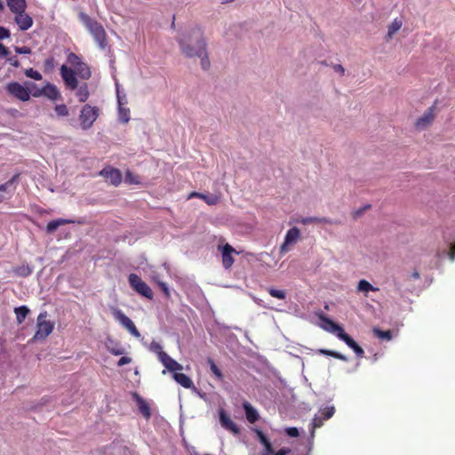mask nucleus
Segmentation results:
<instances>
[{
	"label": "nucleus",
	"mask_w": 455,
	"mask_h": 455,
	"mask_svg": "<svg viewBox=\"0 0 455 455\" xmlns=\"http://www.w3.org/2000/svg\"><path fill=\"white\" fill-rule=\"evenodd\" d=\"M181 52L188 58L198 57L203 69L210 68L207 44L202 29L190 28L180 34L178 39Z\"/></svg>",
	"instance_id": "nucleus-1"
},
{
	"label": "nucleus",
	"mask_w": 455,
	"mask_h": 455,
	"mask_svg": "<svg viewBox=\"0 0 455 455\" xmlns=\"http://www.w3.org/2000/svg\"><path fill=\"white\" fill-rule=\"evenodd\" d=\"M79 18L83 24L89 30L90 34L92 36L98 46L101 50H105L108 46L107 34L102 25L84 12L79 14Z\"/></svg>",
	"instance_id": "nucleus-2"
},
{
	"label": "nucleus",
	"mask_w": 455,
	"mask_h": 455,
	"mask_svg": "<svg viewBox=\"0 0 455 455\" xmlns=\"http://www.w3.org/2000/svg\"><path fill=\"white\" fill-rule=\"evenodd\" d=\"M46 317V311L41 312L38 315L36 319L37 331L34 335V339H44L52 332L54 324L51 321H47Z\"/></svg>",
	"instance_id": "nucleus-3"
},
{
	"label": "nucleus",
	"mask_w": 455,
	"mask_h": 455,
	"mask_svg": "<svg viewBox=\"0 0 455 455\" xmlns=\"http://www.w3.org/2000/svg\"><path fill=\"white\" fill-rule=\"evenodd\" d=\"M129 283L131 287L139 294L144 296L147 299H153V292L151 288L136 274H130Z\"/></svg>",
	"instance_id": "nucleus-4"
},
{
	"label": "nucleus",
	"mask_w": 455,
	"mask_h": 455,
	"mask_svg": "<svg viewBox=\"0 0 455 455\" xmlns=\"http://www.w3.org/2000/svg\"><path fill=\"white\" fill-rule=\"evenodd\" d=\"M99 116V108L96 107H92L90 105H85L80 114V121L81 126L84 130H88L96 121Z\"/></svg>",
	"instance_id": "nucleus-5"
},
{
	"label": "nucleus",
	"mask_w": 455,
	"mask_h": 455,
	"mask_svg": "<svg viewBox=\"0 0 455 455\" xmlns=\"http://www.w3.org/2000/svg\"><path fill=\"white\" fill-rule=\"evenodd\" d=\"M113 315L116 321L120 323L127 331L134 337H140V331L137 330L133 322L118 308L113 309Z\"/></svg>",
	"instance_id": "nucleus-6"
},
{
	"label": "nucleus",
	"mask_w": 455,
	"mask_h": 455,
	"mask_svg": "<svg viewBox=\"0 0 455 455\" xmlns=\"http://www.w3.org/2000/svg\"><path fill=\"white\" fill-rule=\"evenodd\" d=\"M5 88L9 94L21 101H28L30 99L29 90L18 82L9 83Z\"/></svg>",
	"instance_id": "nucleus-7"
},
{
	"label": "nucleus",
	"mask_w": 455,
	"mask_h": 455,
	"mask_svg": "<svg viewBox=\"0 0 455 455\" xmlns=\"http://www.w3.org/2000/svg\"><path fill=\"white\" fill-rule=\"evenodd\" d=\"M60 73L68 89L74 91L77 88L78 81L74 69L64 64L60 67Z\"/></svg>",
	"instance_id": "nucleus-8"
},
{
	"label": "nucleus",
	"mask_w": 455,
	"mask_h": 455,
	"mask_svg": "<svg viewBox=\"0 0 455 455\" xmlns=\"http://www.w3.org/2000/svg\"><path fill=\"white\" fill-rule=\"evenodd\" d=\"M13 14L14 21L20 30L26 31L33 26V19L28 13L26 12V10L18 11L13 12Z\"/></svg>",
	"instance_id": "nucleus-9"
},
{
	"label": "nucleus",
	"mask_w": 455,
	"mask_h": 455,
	"mask_svg": "<svg viewBox=\"0 0 455 455\" xmlns=\"http://www.w3.org/2000/svg\"><path fill=\"white\" fill-rule=\"evenodd\" d=\"M300 236V231L298 228L293 227L290 228L284 236V241L280 247V252L282 254L286 253L289 251V246L297 243Z\"/></svg>",
	"instance_id": "nucleus-10"
},
{
	"label": "nucleus",
	"mask_w": 455,
	"mask_h": 455,
	"mask_svg": "<svg viewBox=\"0 0 455 455\" xmlns=\"http://www.w3.org/2000/svg\"><path fill=\"white\" fill-rule=\"evenodd\" d=\"M99 174L104 177L110 184L114 186H118L122 181L121 172L118 169L113 167H106L102 169Z\"/></svg>",
	"instance_id": "nucleus-11"
},
{
	"label": "nucleus",
	"mask_w": 455,
	"mask_h": 455,
	"mask_svg": "<svg viewBox=\"0 0 455 455\" xmlns=\"http://www.w3.org/2000/svg\"><path fill=\"white\" fill-rule=\"evenodd\" d=\"M320 327L328 332H331L338 337V333L342 332L344 330L341 326L335 323L331 319L326 317L323 314L319 315Z\"/></svg>",
	"instance_id": "nucleus-12"
},
{
	"label": "nucleus",
	"mask_w": 455,
	"mask_h": 455,
	"mask_svg": "<svg viewBox=\"0 0 455 455\" xmlns=\"http://www.w3.org/2000/svg\"><path fill=\"white\" fill-rule=\"evenodd\" d=\"M40 95H44L52 100H56L60 98V92L57 86L50 83H47L39 92L34 93L36 97Z\"/></svg>",
	"instance_id": "nucleus-13"
},
{
	"label": "nucleus",
	"mask_w": 455,
	"mask_h": 455,
	"mask_svg": "<svg viewBox=\"0 0 455 455\" xmlns=\"http://www.w3.org/2000/svg\"><path fill=\"white\" fill-rule=\"evenodd\" d=\"M338 338L344 341L347 347H349L358 357H363L364 355L363 349L344 331L338 333Z\"/></svg>",
	"instance_id": "nucleus-14"
},
{
	"label": "nucleus",
	"mask_w": 455,
	"mask_h": 455,
	"mask_svg": "<svg viewBox=\"0 0 455 455\" xmlns=\"http://www.w3.org/2000/svg\"><path fill=\"white\" fill-rule=\"evenodd\" d=\"M434 106L429 108L415 123L417 129L423 130L428 126L434 120Z\"/></svg>",
	"instance_id": "nucleus-15"
},
{
	"label": "nucleus",
	"mask_w": 455,
	"mask_h": 455,
	"mask_svg": "<svg viewBox=\"0 0 455 455\" xmlns=\"http://www.w3.org/2000/svg\"><path fill=\"white\" fill-rule=\"evenodd\" d=\"M220 422L223 428L234 433H239V427L236 424L229 418L228 415L223 410L220 411Z\"/></svg>",
	"instance_id": "nucleus-16"
},
{
	"label": "nucleus",
	"mask_w": 455,
	"mask_h": 455,
	"mask_svg": "<svg viewBox=\"0 0 455 455\" xmlns=\"http://www.w3.org/2000/svg\"><path fill=\"white\" fill-rule=\"evenodd\" d=\"M403 25V20L401 17H397L387 26V32L386 35V41H390L394 36L401 29Z\"/></svg>",
	"instance_id": "nucleus-17"
},
{
	"label": "nucleus",
	"mask_w": 455,
	"mask_h": 455,
	"mask_svg": "<svg viewBox=\"0 0 455 455\" xmlns=\"http://www.w3.org/2000/svg\"><path fill=\"white\" fill-rule=\"evenodd\" d=\"M161 363L171 372H178L183 369L182 365L172 359L169 355H163Z\"/></svg>",
	"instance_id": "nucleus-18"
},
{
	"label": "nucleus",
	"mask_w": 455,
	"mask_h": 455,
	"mask_svg": "<svg viewBox=\"0 0 455 455\" xmlns=\"http://www.w3.org/2000/svg\"><path fill=\"white\" fill-rule=\"evenodd\" d=\"M235 252L234 248L228 243L222 247V263L226 269H228L234 263L232 253Z\"/></svg>",
	"instance_id": "nucleus-19"
},
{
	"label": "nucleus",
	"mask_w": 455,
	"mask_h": 455,
	"mask_svg": "<svg viewBox=\"0 0 455 455\" xmlns=\"http://www.w3.org/2000/svg\"><path fill=\"white\" fill-rule=\"evenodd\" d=\"M193 197H199V198L203 199L208 205H215L220 201V196L217 195H212V194H203V193H198V192H192L188 196V198L190 199Z\"/></svg>",
	"instance_id": "nucleus-20"
},
{
	"label": "nucleus",
	"mask_w": 455,
	"mask_h": 455,
	"mask_svg": "<svg viewBox=\"0 0 455 455\" xmlns=\"http://www.w3.org/2000/svg\"><path fill=\"white\" fill-rule=\"evenodd\" d=\"M74 71L80 78L84 80H87L92 76L90 67L83 61L74 68Z\"/></svg>",
	"instance_id": "nucleus-21"
},
{
	"label": "nucleus",
	"mask_w": 455,
	"mask_h": 455,
	"mask_svg": "<svg viewBox=\"0 0 455 455\" xmlns=\"http://www.w3.org/2000/svg\"><path fill=\"white\" fill-rule=\"evenodd\" d=\"M173 379L176 380V382H178L181 387L185 388L194 387L192 379L184 373L175 372L173 374Z\"/></svg>",
	"instance_id": "nucleus-22"
},
{
	"label": "nucleus",
	"mask_w": 455,
	"mask_h": 455,
	"mask_svg": "<svg viewBox=\"0 0 455 455\" xmlns=\"http://www.w3.org/2000/svg\"><path fill=\"white\" fill-rule=\"evenodd\" d=\"M69 223H75V220H68V219H57L53 220L50 222H48L46 226V231L48 233H53L59 227L69 224Z\"/></svg>",
	"instance_id": "nucleus-23"
},
{
	"label": "nucleus",
	"mask_w": 455,
	"mask_h": 455,
	"mask_svg": "<svg viewBox=\"0 0 455 455\" xmlns=\"http://www.w3.org/2000/svg\"><path fill=\"white\" fill-rule=\"evenodd\" d=\"M6 4L12 13L27 9L26 0H6Z\"/></svg>",
	"instance_id": "nucleus-24"
},
{
	"label": "nucleus",
	"mask_w": 455,
	"mask_h": 455,
	"mask_svg": "<svg viewBox=\"0 0 455 455\" xmlns=\"http://www.w3.org/2000/svg\"><path fill=\"white\" fill-rule=\"evenodd\" d=\"M245 415L249 422L254 423L259 419V413L249 403H243Z\"/></svg>",
	"instance_id": "nucleus-25"
},
{
	"label": "nucleus",
	"mask_w": 455,
	"mask_h": 455,
	"mask_svg": "<svg viewBox=\"0 0 455 455\" xmlns=\"http://www.w3.org/2000/svg\"><path fill=\"white\" fill-rule=\"evenodd\" d=\"M13 273L21 277H27L33 272V267L28 264H22L13 268Z\"/></svg>",
	"instance_id": "nucleus-26"
},
{
	"label": "nucleus",
	"mask_w": 455,
	"mask_h": 455,
	"mask_svg": "<svg viewBox=\"0 0 455 455\" xmlns=\"http://www.w3.org/2000/svg\"><path fill=\"white\" fill-rule=\"evenodd\" d=\"M76 95L80 102H85L90 95L87 84H77Z\"/></svg>",
	"instance_id": "nucleus-27"
},
{
	"label": "nucleus",
	"mask_w": 455,
	"mask_h": 455,
	"mask_svg": "<svg viewBox=\"0 0 455 455\" xmlns=\"http://www.w3.org/2000/svg\"><path fill=\"white\" fill-rule=\"evenodd\" d=\"M357 291L363 293H368L370 291H379V288L374 287L368 281L362 279L358 283Z\"/></svg>",
	"instance_id": "nucleus-28"
},
{
	"label": "nucleus",
	"mask_w": 455,
	"mask_h": 455,
	"mask_svg": "<svg viewBox=\"0 0 455 455\" xmlns=\"http://www.w3.org/2000/svg\"><path fill=\"white\" fill-rule=\"evenodd\" d=\"M137 403L139 405L140 412L146 419H149L151 417V411H150V408L148 405V403L140 396H137Z\"/></svg>",
	"instance_id": "nucleus-29"
},
{
	"label": "nucleus",
	"mask_w": 455,
	"mask_h": 455,
	"mask_svg": "<svg viewBox=\"0 0 455 455\" xmlns=\"http://www.w3.org/2000/svg\"><path fill=\"white\" fill-rule=\"evenodd\" d=\"M14 312L16 315L17 322L19 323H21L27 317L28 314L29 313V309L27 306H20L15 307Z\"/></svg>",
	"instance_id": "nucleus-30"
},
{
	"label": "nucleus",
	"mask_w": 455,
	"mask_h": 455,
	"mask_svg": "<svg viewBox=\"0 0 455 455\" xmlns=\"http://www.w3.org/2000/svg\"><path fill=\"white\" fill-rule=\"evenodd\" d=\"M149 350L157 355L159 361H162L163 355H168L163 350V347L156 341H152L149 345Z\"/></svg>",
	"instance_id": "nucleus-31"
},
{
	"label": "nucleus",
	"mask_w": 455,
	"mask_h": 455,
	"mask_svg": "<svg viewBox=\"0 0 455 455\" xmlns=\"http://www.w3.org/2000/svg\"><path fill=\"white\" fill-rule=\"evenodd\" d=\"M118 119L122 123H128L130 120V109L124 106L118 107Z\"/></svg>",
	"instance_id": "nucleus-32"
},
{
	"label": "nucleus",
	"mask_w": 455,
	"mask_h": 455,
	"mask_svg": "<svg viewBox=\"0 0 455 455\" xmlns=\"http://www.w3.org/2000/svg\"><path fill=\"white\" fill-rule=\"evenodd\" d=\"M116 98H117V104L119 106H125L127 104V97L125 93H122L120 91V84L116 82Z\"/></svg>",
	"instance_id": "nucleus-33"
},
{
	"label": "nucleus",
	"mask_w": 455,
	"mask_h": 455,
	"mask_svg": "<svg viewBox=\"0 0 455 455\" xmlns=\"http://www.w3.org/2000/svg\"><path fill=\"white\" fill-rule=\"evenodd\" d=\"M207 362H208V363L210 365V369H211L212 372L214 374V376L219 380H222L223 374H222L221 371L218 368V366L215 364L214 361L212 359L209 358Z\"/></svg>",
	"instance_id": "nucleus-34"
},
{
	"label": "nucleus",
	"mask_w": 455,
	"mask_h": 455,
	"mask_svg": "<svg viewBox=\"0 0 455 455\" xmlns=\"http://www.w3.org/2000/svg\"><path fill=\"white\" fill-rule=\"evenodd\" d=\"M334 412H335V407L333 405H331V406H327V407L320 410L319 414L321 416H323L324 420H327L334 415Z\"/></svg>",
	"instance_id": "nucleus-35"
},
{
	"label": "nucleus",
	"mask_w": 455,
	"mask_h": 455,
	"mask_svg": "<svg viewBox=\"0 0 455 455\" xmlns=\"http://www.w3.org/2000/svg\"><path fill=\"white\" fill-rule=\"evenodd\" d=\"M373 333L376 337L381 339L390 340L392 339V334L390 331H381L378 328L373 329Z\"/></svg>",
	"instance_id": "nucleus-36"
},
{
	"label": "nucleus",
	"mask_w": 455,
	"mask_h": 455,
	"mask_svg": "<svg viewBox=\"0 0 455 455\" xmlns=\"http://www.w3.org/2000/svg\"><path fill=\"white\" fill-rule=\"evenodd\" d=\"M320 353L323 354V355L333 356V357L342 360L344 362L347 361V357L346 355H342L341 353L336 352V351L322 349V350H320Z\"/></svg>",
	"instance_id": "nucleus-37"
},
{
	"label": "nucleus",
	"mask_w": 455,
	"mask_h": 455,
	"mask_svg": "<svg viewBox=\"0 0 455 455\" xmlns=\"http://www.w3.org/2000/svg\"><path fill=\"white\" fill-rule=\"evenodd\" d=\"M67 60L74 68L82 62L81 58L74 52L68 54Z\"/></svg>",
	"instance_id": "nucleus-38"
},
{
	"label": "nucleus",
	"mask_w": 455,
	"mask_h": 455,
	"mask_svg": "<svg viewBox=\"0 0 455 455\" xmlns=\"http://www.w3.org/2000/svg\"><path fill=\"white\" fill-rule=\"evenodd\" d=\"M25 75L27 77L32 78L36 81L42 80V75L36 69L30 68L25 70Z\"/></svg>",
	"instance_id": "nucleus-39"
},
{
	"label": "nucleus",
	"mask_w": 455,
	"mask_h": 455,
	"mask_svg": "<svg viewBox=\"0 0 455 455\" xmlns=\"http://www.w3.org/2000/svg\"><path fill=\"white\" fill-rule=\"evenodd\" d=\"M323 421H324V419H323V416H321L320 414L315 415V417L312 419V426H313L312 437L314 436L315 428L322 427V425L323 424Z\"/></svg>",
	"instance_id": "nucleus-40"
},
{
	"label": "nucleus",
	"mask_w": 455,
	"mask_h": 455,
	"mask_svg": "<svg viewBox=\"0 0 455 455\" xmlns=\"http://www.w3.org/2000/svg\"><path fill=\"white\" fill-rule=\"evenodd\" d=\"M268 293L272 297L279 299H284L285 297H286L285 291H283L282 290H277V289H275V288H269L268 289Z\"/></svg>",
	"instance_id": "nucleus-41"
},
{
	"label": "nucleus",
	"mask_w": 455,
	"mask_h": 455,
	"mask_svg": "<svg viewBox=\"0 0 455 455\" xmlns=\"http://www.w3.org/2000/svg\"><path fill=\"white\" fill-rule=\"evenodd\" d=\"M124 181L129 184H139L140 180L137 176L133 175V173L130 171H127L124 176Z\"/></svg>",
	"instance_id": "nucleus-42"
},
{
	"label": "nucleus",
	"mask_w": 455,
	"mask_h": 455,
	"mask_svg": "<svg viewBox=\"0 0 455 455\" xmlns=\"http://www.w3.org/2000/svg\"><path fill=\"white\" fill-rule=\"evenodd\" d=\"M254 431L258 437V440L263 446L270 443V441L268 440V438L265 435V434L261 430L256 428Z\"/></svg>",
	"instance_id": "nucleus-43"
},
{
	"label": "nucleus",
	"mask_w": 455,
	"mask_h": 455,
	"mask_svg": "<svg viewBox=\"0 0 455 455\" xmlns=\"http://www.w3.org/2000/svg\"><path fill=\"white\" fill-rule=\"evenodd\" d=\"M54 109L59 116L63 117L68 115V109L65 104L56 105Z\"/></svg>",
	"instance_id": "nucleus-44"
},
{
	"label": "nucleus",
	"mask_w": 455,
	"mask_h": 455,
	"mask_svg": "<svg viewBox=\"0 0 455 455\" xmlns=\"http://www.w3.org/2000/svg\"><path fill=\"white\" fill-rule=\"evenodd\" d=\"M19 174H15L11 180H9L4 184L0 185V192L6 191L10 187L13 185V183L17 180Z\"/></svg>",
	"instance_id": "nucleus-45"
},
{
	"label": "nucleus",
	"mask_w": 455,
	"mask_h": 455,
	"mask_svg": "<svg viewBox=\"0 0 455 455\" xmlns=\"http://www.w3.org/2000/svg\"><path fill=\"white\" fill-rule=\"evenodd\" d=\"M154 281L158 284L160 289L163 291L166 297H170V290L168 284L164 282L159 281L156 277H154Z\"/></svg>",
	"instance_id": "nucleus-46"
},
{
	"label": "nucleus",
	"mask_w": 455,
	"mask_h": 455,
	"mask_svg": "<svg viewBox=\"0 0 455 455\" xmlns=\"http://www.w3.org/2000/svg\"><path fill=\"white\" fill-rule=\"evenodd\" d=\"M319 218L318 217H305L301 218L299 221L301 224L307 225L311 223H318Z\"/></svg>",
	"instance_id": "nucleus-47"
},
{
	"label": "nucleus",
	"mask_w": 455,
	"mask_h": 455,
	"mask_svg": "<svg viewBox=\"0 0 455 455\" xmlns=\"http://www.w3.org/2000/svg\"><path fill=\"white\" fill-rule=\"evenodd\" d=\"M285 433L291 437H297L299 435V429L294 427H286Z\"/></svg>",
	"instance_id": "nucleus-48"
},
{
	"label": "nucleus",
	"mask_w": 455,
	"mask_h": 455,
	"mask_svg": "<svg viewBox=\"0 0 455 455\" xmlns=\"http://www.w3.org/2000/svg\"><path fill=\"white\" fill-rule=\"evenodd\" d=\"M10 54L9 49L0 43V59H6Z\"/></svg>",
	"instance_id": "nucleus-49"
},
{
	"label": "nucleus",
	"mask_w": 455,
	"mask_h": 455,
	"mask_svg": "<svg viewBox=\"0 0 455 455\" xmlns=\"http://www.w3.org/2000/svg\"><path fill=\"white\" fill-rule=\"evenodd\" d=\"M318 223L339 225L341 222L337 220H331V219H328V218H319Z\"/></svg>",
	"instance_id": "nucleus-50"
},
{
	"label": "nucleus",
	"mask_w": 455,
	"mask_h": 455,
	"mask_svg": "<svg viewBox=\"0 0 455 455\" xmlns=\"http://www.w3.org/2000/svg\"><path fill=\"white\" fill-rule=\"evenodd\" d=\"M15 52L19 54H30L31 49L28 46L15 47Z\"/></svg>",
	"instance_id": "nucleus-51"
},
{
	"label": "nucleus",
	"mask_w": 455,
	"mask_h": 455,
	"mask_svg": "<svg viewBox=\"0 0 455 455\" xmlns=\"http://www.w3.org/2000/svg\"><path fill=\"white\" fill-rule=\"evenodd\" d=\"M6 60L14 68H19L20 65L16 56L7 57Z\"/></svg>",
	"instance_id": "nucleus-52"
},
{
	"label": "nucleus",
	"mask_w": 455,
	"mask_h": 455,
	"mask_svg": "<svg viewBox=\"0 0 455 455\" xmlns=\"http://www.w3.org/2000/svg\"><path fill=\"white\" fill-rule=\"evenodd\" d=\"M11 36L10 31L4 27L0 26V40L9 38Z\"/></svg>",
	"instance_id": "nucleus-53"
},
{
	"label": "nucleus",
	"mask_w": 455,
	"mask_h": 455,
	"mask_svg": "<svg viewBox=\"0 0 455 455\" xmlns=\"http://www.w3.org/2000/svg\"><path fill=\"white\" fill-rule=\"evenodd\" d=\"M449 244H450L451 250H450L448 255H449L450 259L451 261H454L455 260V243L449 242Z\"/></svg>",
	"instance_id": "nucleus-54"
},
{
	"label": "nucleus",
	"mask_w": 455,
	"mask_h": 455,
	"mask_svg": "<svg viewBox=\"0 0 455 455\" xmlns=\"http://www.w3.org/2000/svg\"><path fill=\"white\" fill-rule=\"evenodd\" d=\"M274 453V450L272 448L271 443L264 446V450L261 455H272Z\"/></svg>",
	"instance_id": "nucleus-55"
},
{
	"label": "nucleus",
	"mask_w": 455,
	"mask_h": 455,
	"mask_svg": "<svg viewBox=\"0 0 455 455\" xmlns=\"http://www.w3.org/2000/svg\"><path fill=\"white\" fill-rule=\"evenodd\" d=\"M132 362V359L128 356H122L118 362H117V365L118 366H123V365H125V364H128Z\"/></svg>",
	"instance_id": "nucleus-56"
},
{
	"label": "nucleus",
	"mask_w": 455,
	"mask_h": 455,
	"mask_svg": "<svg viewBox=\"0 0 455 455\" xmlns=\"http://www.w3.org/2000/svg\"><path fill=\"white\" fill-rule=\"evenodd\" d=\"M109 351L111 354H113L115 355H120L124 354V349L120 347L110 348Z\"/></svg>",
	"instance_id": "nucleus-57"
},
{
	"label": "nucleus",
	"mask_w": 455,
	"mask_h": 455,
	"mask_svg": "<svg viewBox=\"0 0 455 455\" xmlns=\"http://www.w3.org/2000/svg\"><path fill=\"white\" fill-rule=\"evenodd\" d=\"M333 69L335 72L340 74L341 76L345 73V68L340 64H335L333 66Z\"/></svg>",
	"instance_id": "nucleus-58"
},
{
	"label": "nucleus",
	"mask_w": 455,
	"mask_h": 455,
	"mask_svg": "<svg viewBox=\"0 0 455 455\" xmlns=\"http://www.w3.org/2000/svg\"><path fill=\"white\" fill-rule=\"evenodd\" d=\"M291 452L289 448H282L280 449L275 455H288Z\"/></svg>",
	"instance_id": "nucleus-59"
},
{
	"label": "nucleus",
	"mask_w": 455,
	"mask_h": 455,
	"mask_svg": "<svg viewBox=\"0 0 455 455\" xmlns=\"http://www.w3.org/2000/svg\"><path fill=\"white\" fill-rule=\"evenodd\" d=\"M45 67H52L53 66V59H47L44 62Z\"/></svg>",
	"instance_id": "nucleus-60"
},
{
	"label": "nucleus",
	"mask_w": 455,
	"mask_h": 455,
	"mask_svg": "<svg viewBox=\"0 0 455 455\" xmlns=\"http://www.w3.org/2000/svg\"><path fill=\"white\" fill-rule=\"evenodd\" d=\"M411 277L414 278V279H419V273L418 271L412 272Z\"/></svg>",
	"instance_id": "nucleus-61"
},
{
	"label": "nucleus",
	"mask_w": 455,
	"mask_h": 455,
	"mask_svg": "<svg viewBox=\"0 0 455 455\" xmlns=\"http://www.w3.org/2000/svg\"><path fill=\"white\" fill-rule=\"evenodd\" d=\"M363 210H358V211H356V212H355V217L360 216V214L363 212Z\"/></svg>",
	"instance_id": "nucleus-62"
},
{
	"label": "nucleus",
	"mask_w": 455,
	"mask_h": 455,
	"mask_svg": "<svg viewBox=\"0 0 455 455\" xmlns=\"http://www.w3.org/2000/svg\"><path fill=\"white\" fill-rule=\"evenodd\" d=\"M4 8V3L0 1V11H3Z\"/></svg>",
	"instance_id": "nucleus-63"
},
{
	"label": "nucleus",
	"mask_w": 455,
	"mask_h": 455,
	"mask_svg": "<svg viewBox=\"0 0 455 455\" xmlns=\"http://www.w3.org/2000/svg\"><path fill=\"white\" fill-rule=\"evenodd\" d=\"M255 301H256L258 304H260V300H259V299H255Z\"/></svg>",
	"instance_id": "nucleus-64"
}]
</instances>
